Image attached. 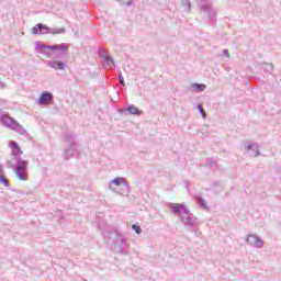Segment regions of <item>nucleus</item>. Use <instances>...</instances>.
Here are the masks:
<instances>
[{
  "mask_svg": "<svg viewBox=\"0 0 281 281\" xmlns=\"http://www.w3.org/2000/svg\"><path fill=\"white\" fill-rule=\"evenodd\" d=\"M14 173L20 181H27V161L19 160Z\"/></svg>",
  "mask_w": 281,
  "mask_h": 281,
  "instance_id": "1",
  "label": "nucleus"
},
{
  "mask_svg": "<svg viewBox=\"0 0 281 281\" xmlns=\"http://www.w3.org/2000/svg\"><path fill=\"white\" fill-rule=\"evenodd\" d=\"M54 100V94L52 92L44 91L37 99L38 104L47 105Z\"/></svg>",
  "mask_w": 281,
  "mask_h": 281,
  "instance_id": "2",
  "label": "nucleus"
},
{
  "mask_svg": "<svg viewBox=\"0 0 281 281\" xmlns=\"http://www.w3.org/2000/svg\"><path fill=\"white\" fill-rule=\"evenodd\" d=\"M247 243H249V245H251L252 247H257L259 249L263 245L262 240L256 235H249L247 238Z\"/></svg>",
  "mask_w": 281,
  "mask_h": 281,
  "instance_id": "3",
  "label": "nucleus"
},
{
  "mask_svg": "<svg viewBox=\"0 0 281 281\" xmlns=\"http://www.w3.org/2000/svg\"><path fill=\"white\" fill-rule=\"evenodd\" d=\"M246 153L247 155H249V157H258V155H260V151L258 150L257 145H247Z\"/></svg>",
  "mask_w": 281,
  "mask_h": 281,
  "instance_id": "4",
  "label": "nucleus"
},
{
  "mask_svg": "<svg viewBox=\"0 0 281 281\" xmlns=\"http://www.w3.org/2000/svg\"><path fill=\"white\" fill-rule=\"evenodd\" d=\"M10 148H11V155L14 157H19V155L23 154V150H21V147H19V144L11 142L10 143Z\"/></svg>",
  "mask_w": 281,
  "mask_h": 281,
  "instance_id": "5",
  "label": "nucleus"
},
{
  "mask_svg": "<svg viewBox=\"0 0 281 281\" xmlns=\"http://www.w3.org/2000/svg\"><path fill=\"white\" fill-rule=\"evenodd\" d=\"M49 67H52V69H57V70L59 69L63 71L65 69V63L53 60L49 63Z\"/></svg>",
  "mask_w": 281,
  "mask_h": 281,
  "instance_id": "6",
  "label": "nucleus"
},
{
  "mask_svg": "<svg viewBox=\"0 0 281 281\" xmlns=\"http://www.w3.org/2000/svg\"><path fill=\"white\" fill-rule=\"evenodd\" d=\"M50 52H66L67 45L65 44H58V45H53L48 47Z\"/></svg>",
  "mask_w": 281,
  "mask_h": 281,
  "instance_id": "7",
  "label": "nucleus"
},
{
  "mask_svg": "<svg viewBox=\"0 0 281 281\" xmlns=\"http://www.w3.org/2000/svg\"><path fill=\"white\" fill-rule=\"evenodd\" d=\"M114 183V186H126L128 187V182H126V179L124 178H114L111 182L110 186Z\"/></svg>",
  "mask_w": 281,
  "mask_h": 281,
  "instance_id": "8",
  "label": "nucleus"
},
{
  "mask_svg": "<svg viewBox=\"0 0 281 281\" xmlns=\"http://www.w3.org/2000/svg\"><path fill=\"white\" fill-rule=\"evenodd\" d=\"M172 210L175 214H182L188 212V210H186V206L183 204H176L172 206Z\"/></svg>",
  "mask_w": 281,
  "mask_h": 281,
  "instance_id": "9",
  "label": "nucleus"
},
{
  "mask_svg": "<svg viewBox=\"0 0 281 281\" xmlns=\"http://www.w3.org/2000/svg\"><path fill=\"white\" fill-rule=\"evenodd\" d=\"M128 113H131L132 115H142V111L139 109H137V106L135 105H130L127 108Z\"/></svg>",
  "mask_w": 281,
  "mask_h": 281,
  "instance_id": "10",
  "label": "nucleus"
},
{
  "mask_svg": "<svg viewBox=\"0 0 281 281\" xmlns=\"http://www.w3.org/2000/svg\"><path fill=\"white\" fill-rule=\"evenodd\" d=\"M40 25V30L41 32H43V30H46L45 34H58V32H52L47 25L45 24H38Z\"/></svg>",
  "mask_w": 281,
  "mask_h": 281,
  "instance_id": "11",
  "label": "nucleus"
},
{
  "mask_svg": "<svg viewBox=\"0 0 281 281\" xmlns=\"http://www.w3.org/2000/svg\"><path fill=\"white\" fill-rule=\"evenodd\" d=\"M31 32H32V34H43V31H41V26L38 24L33 26Z\"/></svg>",
  "mask_w": 281,
  "mask_h": 281,
  "instance_id": "12",
  "label": "nucleus"
},
{
  "mask_svg": "<svg viewBox=\"0 0 281 281\" xmlns=\"http://www.w3.org/2000/svg\"><path fill=\"white\" fill-rule=\"evenodd\" d=\"M0 183H3V186L8 188V179L3 175H1V169H0Z\"/></svg>",
  "mask_w": 281,
  "mask_h": 281,
  "instance_id": "13",
  "label": "nucleus"
},
{
  "mask_svg": "<svg viewBox=\"0 0 281 281\" xmlns=\"http://www.w3.org/2000/svg\"><path fill=\"white\" fill-rule=\"evenodd\" d=\"M193 88L198 89V91H203L205 89V85H203V83H200V85L199 83H194Z\"/></svg>",
  "mask_w": 281,
  "mask_h": 281,
  "instance_id": "14",
  "label": "nucleus"
},
{
  "mask_svg": "<svg viewBox=\"0 0 281 281\" xmlns=\"http://www.w3.org/2000/svg\"><path fill=\"white\" fill-rule=\"evenodd\" d=\"M132 229H134L136 234H142V227H139L137 224H133Z\"/></svg>",
  "mask_w": 281,
  "mask_h": 281,
  "instance_id": "15",
  "label": "nucleus"
},
{
  "mask_svg": "<svg viewBox=\"0 0 281 281\" xmlns=\"http://www.w3.org/2000/svg\"><path fill=\"white\" fill-rule=\"evenodd\" d=\"M198 109L202 115V117H207V114L205 113V111L203 110V105H198Z\"/></svg>",
  "mask_w": 281,
  "mask_h": 281,
  "instance_id": "16",
  "label": "nucleus"
},
{
  "mask_svg": "<svg viewBox=\"0 0 281 281\" xmlns=\"http://www.w3.org/2000/svg\"><path fill=\"white\" fill-rule=\"evenodd\" d=\"M49 45H44V44H41L40 45V49L42 50V52H46V49H49Z\"/></svg>",
  "mask_w": 281,
  "mask_h": 281,
  "instance_id": "17",
  "label": "nucleus"
},
{
  "mask_svg": "<svg viewBox=\"0 0 281 281\" xmlns=\"http://www.w3.org/2000/svg\"><path fill=\"white\" fill-rule=\"evenodd\" d=\"M224 56H226V58H229V50L225 49L224 50Z\"/></svg>",
  "mask_w": 281,
  "mask_h": 281,
  "instance_id": "18",
  "label": "nucleus"
},
{
  "mask_svg": "<svg viewBox=\"0 0 281 281\" xmlns=\"http://www.w3.org/2000/svg\"><path fill=\"white\" fill-rule=\"evenodd\" d=\"M120 82L124 86V79H122V77H120Z\"/></svg>",
  "mask_w": 281,
  "mask_h": 281,
  "instance_id": "19",
  "label": "nucleus"
}]
</instances>
